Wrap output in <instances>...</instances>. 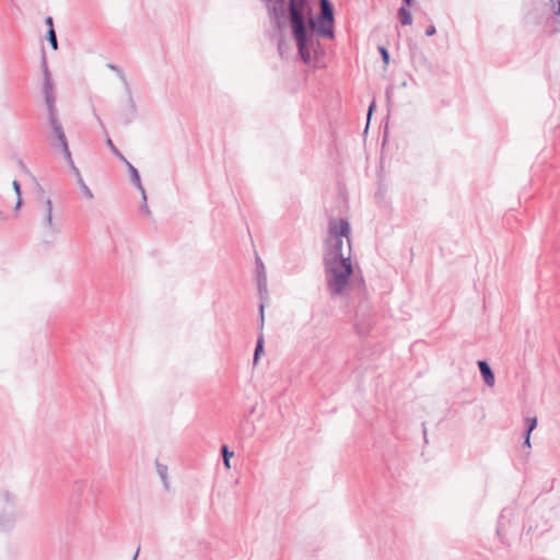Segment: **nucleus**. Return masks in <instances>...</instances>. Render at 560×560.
Masks as SVG:
<instances>
[{
    "instance_id": "473e14b6",
    "label": "nucleus",
    "mask_w": 560,
    "mask_h": 560,
    "mask_svg": "<svg viewBox=\"0 0 560 560\" xmlns=\"http://www.w3.org/2000/svg\"><path fill=\"white\" fill-rule=\"evenodd\" d=\"M278 49H279L280 55H282V49H284V46H282L281 42L278 45Z\"/></svg>"
},
{
    "instance_id": "ddd939ff",
    "label": "nucleus",
    "mask_w": 560,
    "mask_h": 560,
    "mask_svg": "<svg viewBox=\"0 0 560 560\" xmlns=\"http://www.w3.org/2000/svg\"><path fill=\"white\" fill-rule=\"evenodd\" d=\"M43 212H44L46 228L51 229L52 228V202L49 198H46L43 202Z\"/></svg>"
},
{
    "instance_id": "7c9ffc66",
    "label": "nucleus",
    "mask_w": 560,
    "mask_h": 560,
    "mask_svg": "<svg viewBox=\"0 0 560 560\" xmlns=\"http://www.w3.org/2000/svg\"><path fill=\"white\" fill-rule=\"evenodd\" d=\"M401 1H402V5H408V7H411L415 3V0H401Z\"/></svg>"
},
{
    "instance_id": "b1692460",
    "label": "nucleus",
    "mask_w": 560,
    "mask_h": 560,
    "mask_svg": "<svg viewBox=\"0 0 560 560\" xmlns=\"http://www.w3.org/2000/svg\"><path fill=\"white\" fill-rule=\"evenodd\" d=\"M506 512H508V510H506V509H504V510L502 511L501 515L499 516V521H498V533H500V530H501V529H502V527H503V523H502V521H503V518L505 517V513H506Z\"/></svg>"
},
{
    "instance_id": "20e7f679",
    "label": "nucleus",
    "mask_w": 560,
    "mask_h": 560,
    "mask_svg": "<svg viewBox=\"0 0 560 560\" xmlns=\"http://www.w3.org/2000/svg\"><path fill=\"white\" fill-rule=\"evenodd\" d=\"M21 515L18 495L10 490H0V532H13Z\"/></svg>"
},
{
    "instance_id": "bb28decb",
    "label": "nucleus",
    "mask_w": 560,
    "mask_h": 560,
    "mask_svg": "<svg viewBox=\"0 0 560 560\" xmlns=\"http://www.w3.org/2000/svg\"><path fill=\"white\" fill-rule=\"evenodd\" d=\"M523 446L530 447V434L524 433V443Z\"/></svg>"
},
{
    "instance_id": "cd10ccee",
    "label": "nucleus",
    "mask_w": 560,
    "mask_h": 560,
    "mask_svg": "<svg viewBox=\"0 0 560 560\" xmlns=\"http://www.w3.org/2000/svg\"><path fill=\"white\" fill-rule=\"evenodd\" d=\"M141 210H143L147 214H150V210H149V207H148V205H147V199L144 200V199L142 198Z\"/></svg>"
},
{
    "instance_id": "2f4dec72",
    "label": "nucleus",
    "mask_w": 560,
    "mask_h": 560,
    "mask_svg": "<svg viewBox=\"0 0 560 560\" xmlns=\"http://www.w3.org/2000/svg\"><path fill=\"white\" fill-rule=\"evenodd\" d=\"M21 206H22V199H21V196H20V197H18L15 209H19Z\"/></svg>"
},
{
    "instance_id": "9d476101",
    "label": "nucleus",
    "mask_w": 560,
    "mask_h": 560,
    "mask_svg": "<svg viewBox=\"0 0 560 560\" xmlns=\"http://www.w3.org/2000/svg\"><path fill=\"white\" fill-rule=\"evenodd\" d=\"M122 163H125L128 168L131 183L140 190L143 199L145 200V190L142 186L138 170L127 159L126 161H122Z\"/></svg>"
},
{
    "instance_id": "412c9836",
    "label": "nucleus",
    "mask_w": 560,
    "mask_h": 560,
    "mask_svg": "<svg viewBox=\"0 0 560 560\" xmlns=\"http://www.w3.org/2000/svg\"><path fill=\"white\" fill-rule=\"evenodd\" d=\"M378 51L382 56V60L384 61L385 65H388L389 62V52L388 50L384 47V46H380L378 47Z\"/></svg>"
},
{
    "instance_id": "aec40b11",
    "label": "nucleus",
    "mask_w": 560,
    "mask_h": 560,
    "mask_svg": "<svg viewBox=\"0 0 560 560\" xmlns=\"http://www.w3.org/2000/svg\"><path fill=\"white\" fill-rule=\"evenodd\" d=\"M525 423H526V430L524 433L530 434L537 427V418L528 417L525 419Z\"/></svg>"
},
{
    "instance_id": "6ab92c4d",
    "label": "nucleus",
    "mask_w": 560,
    "mask_h": 560,
    "mask_svg": "<svg viewBox=\"0 0 560 560\" xmlns=\"http://www.w3.org/2000/svg\"><path fill=\"white\" fill-rule=\"evenodd\" d=\"M47 39H48L51 48L54 50H57L58 49V40H57V35H56L55 28L48 30Z\"/></svg>"
},
{
    "instance_id": "f3484780",
    "label": "nucleus",
    "mask_w": 560,
    "mask_h": 560,
    "mask_svg": "<svg viewBox=\"0 0 560 560\" xmlns=\"http://www.w3.org/2000/svg\"><path fill=\"white\" fill-rule=\"evenodd\" d=\"M221 454H222L223 464H224L225 468L230 469L231 468L230 458L233 456L234 453L229 450L228 445H222Z\"/></svg>"
},
{
    "instance_id": "423d86ee",
    "label": "nucleus",
    "mask_w": 560,
    "mask_h": 560,
    "mask_svg": "<svg viewBox=\"0 0 560 560\" xmlns=\"http://www.w3.org/2000/svg\"><path fill=\"white\" fill-rule=\"evenodd\" d=\"M256 281L257 289L260 298L259 304V319H260V328L264 327L265 322V304L264 301L268 299V289H267V275L265 270L264 262L259 257L256 258Z\"/></svg>"
},
{
    "instance_id": "2eb2a0df",
    "label": "nucleus",
    "mask_w": 560,
    "mask_h": 560,
    "mask_svg": "<svg viewBox=\"0 0 560 560\" xmlns=\"http://www.w3.org/2000/svg\"><path fill=\"white\" fill-rule=\"evenodd\" d=\"M155 467H156V472L158 475L160 476L162 482H163V486L166 490H170V481H168V468L166 465L160 463V462H156L155 463Z\"/></svg>"
},
{
    "instance_id": "393cba45",
    "label": "nucleus",
    "mask_w": 560,
    "mask_h": 560,
    "mask_svg": "<svg viewBox=\"0 0 560 560\" xmlns=\"http://www.w3.org/2000/svg\"><path fill=\"white\" fill-rule=\"evenodd\" d=\"M12 185H13V189H14L15 194L18 195V197H20L21 196L20 183L15 179V180H13Z\"/></svg>"
},
{
    "instance_id": "39448f33",
    "label": "nucleus",
    "mask_w": 560,
    "mask_h": 560,
    "mask_svg": "<svg viewBox=\"0 0 560 560\" xmlns=\"http://www.w3.org/2000/svg\"><path fill=\"white\" fill-rule=\"evenodd\" d=\"M48 121L51 127L50 141L55 149H60L69 165H72V156L62 124L58 119V112L48 113Z\"/></svg>"
},
{
    "instance_id": "f257e3e1",
    "label": "nucleus",
    "mask_w": 560,
    "mask_h": 560,
    "mask_svg": "<svg viewBox=\"0 0 560 560\" xmlns=\"http://www.w3.org/2000/svg\"><path fill=\"white\" fill-rule=\"evenodd\" d=\"M306 0H289V21L292 35L296 40L298 50L301 59L308 63L311 61V49L314 46L313 32H317L323 37L332 39L335 37L334 5L329 0H319V14L317 22L312 18L308 21L311 32L304 16Z\"/></svg>"
},
{
    "instance_id": "1a4fd4ad",
    "label": "nucleus",
    "mask_w": 560,
    "mask_h": 560,
    "mask_svg": "<svg viewBox=\"0 0 560 560\" xmlns=\"http://www.w3.org/2000/svg\"><path fill=\"white\" fill-rule=\"evenodd\" d=\"M478 368L480 371V374L482 376L483 382L489 386L492 387L495 383V377L492 369L490 368L489 363L485 360L478 361Z\"/></svg>"
},
{
    "instance_id": "4468645a",
    "label": "nucleus",
    "mask_w": 560,
    "mask_h": 560,
    "mask_svg": "<svg viewBox=\"0 0 560 560\" xmlns=\"http://www.w3.org/2000/svg\"><path fill=\"white\" fill-rule=\"evenodd\" d=\"M88 487L85 479H77L72 485L71 495L73 500H79Z\"/></svg>"
},
{
    "instance_id": "9b49d317",
    "label": "nucleus",
    "mask_w": 560,
    "mask_h": 560,
    "mask_svg": "<svg viewBox=\"0 0 560 560\" xmlns=\"http://www.w3.org/2000/svg\"><path fill=\"white\" fill-rule=\"evenodd\" d=\"M69 166L71 167V170L75 174L77 182H78L82 192L84 194V196L88 197L89 199H92L93 198V194H92L91 189L88 187V185L84 183L79 168L74 165V162L72 161V165H69Z\"/></svg>"
},
{
    "instance_id": "6e6552de",
    "label": "nucleus",
    "mask_w": 560,
    "mask_h": 560,
    "mask_svg": "<svg viewBox=\"0 0 560 560\" xmlns=\"http://www.w3.org/2000/svg\"><path fill=\"white\" fill-rule=\"evenodd\" d=\"M43 90L48 113L57 112L52 80H44Z\"/></svg>"
},
{
    "instance_id": "c9c22d12",
    "label": "nucleus",
    "mask_w": 560,
    "mask_h": 560,
    "mask_svg": "<svg viewBox=\"0 0 560 560\" xmlns=\"http://www.w3.org/2000/svg\"><path fill=\"white\" fill-rule=\"evenodd\" d=\"M97 121L100 122L101 126H103L102 120H101L100 117H97Z\"/></svg>"
},
{
    "instance_id": "4be33fe9",
    "label": "nucleus",
    "mask_w": 560,
    "mask_h": 560,
    "mask_svg": "<svg viewBox=\"0 0 560 560\" xmlns=\"http://www.w3.org/2000/svg\"><path fill=\"white\" fill-rule=\"evenodd\" d=\"M357 296L361 300V299H365L366 296V291H365V285H364V282L363 280L360 281L359 283V288L357 290Z\"/></svg>"
},
{
    "instance_id": "f704fd0d",
    "label": "nucleus",
    "mask_w": 560,
    "mask_h": 560,
    "mask_svg": "<svg viewBox=\"0 0 560 560\" xmlns=\"http://www.w3.org/2000/svg\"><path fill=\"white\" fill-rule=\"evenodd\" d=\"M138 553H139V550H137V552H136V555L133 556V559H132V560H137Z\"/></svg>"
},
{
    "instance_id": "0eeeda50",
    "label": "nucleus",
    "mask_w": 560,
    "mask_h": 560,
    "mask_svg": "<svg viewBox=\"0 0 560 560\" xmlns=\"http://www.w3.org/2000/svg\"><path fill=\"white\" fill-rule=\"evenodd\" d=\"M107 68L109 70L114 71L115 73H117L118 78L125 85V89H126V92L128 95V109L126 110V113H124L121 115V121L124 125H129L136 118V114H137V106L133 101L129 83L127 81V78H126L124 71L118 66H116L114 63H107Z\"/></svg>"
},
{
    "instance_id": "72a5a7b5",
    "label": "nucleus",
    "mask_w": 560,
    "mask_h": 560,
    "mask_svg": "<svg viewBox=\"0 0 560 560\" xmlns=\"http://www.w3.org/2000/svg\"><path fill=\"white\" fill-rule=\"evenodd\" d=\"M278 49H279L280 55H282V49H284V46H282L281 42L278 45Z\"/></svg>"
},
{
    "instance_id": "a878e982",
    "label": "nucleus",
    "mask_w": 560,
    "mask_h": 560,
    "mask_svg": "<svg viewBox=\"0 0 560 560\" xmlns=\"http://www.w3.org/2000/svg\"><path fill=\"white\" fill-rule=\"evenodd\" d=\"M435 33H436V28H435L434 25H430L425 30V35L429 36V37L433 36Z\"/></svg>"
},
{
    "instance_id": "f03ea898",
    "label": "nucleus",
    "mask_w": 560,
    "mask_h": 560,
    "mask_svg": "<svg viewBox=\"0 0 560 560\" xmlns=\"http://www.w3.org/2000/svg\"><path fill=\"white\" fill-rule=\"evenodd\" d=\"M350 224L346 219H331L326 240L327 252L324 260L351 259Z\"/></svg>"
},
{
    "instance_id": "dca6fc26",
    "label": "nucleus",
    "mask_w": 560,
    "mask_h": 560,
    "mask_svg": "<svg viewBox=\"0 0 560 560\" xmlns=\"http://www.w3.org/2000/svg\"><path fill=\"white\" fill-rule=\"evenodd\" d=\"M105 143L107 148L110 150V152L118 158L121 162L126 161L125 155L118 150V148L114 144L113 140L109 138L108 135H106Z\"/></svg>"
},
{
    "instance_id": "7ed1b4c3",
    "label": "nucleus",
    "mask_w": 560,
    "mask_h": 560,
    "mask_svg": "<svg viewBox=\"0 0 560 560\" xmlns=\"http://www.w3.org/2000/svg\"><path fill=\"white\" fill-rule=\"evenodd\" d=\"M327 289L331 296L343 295L353 272L350 258L324 260Z\"/></svg>"
},
{
    "instance_id": "c85d7f7f",
    "label": "nucleus",
    "mask_w": 560,
    "mask_h": 560,
    "mask_svg": "<svg viewBox=\"0 0 560 560\" xmlns=\"http://www.w3.org/2000/svg\"><path fill=\"white\" fill-rule=\"evenodd\" d=\"M45 23L47 24L48 30L54 28V23H52V18H51V16H47V18L45 19Z\"/></svg>"
},
{
    "instance_id": "c756f323",
    "label": "nucleus",
    "mask_w": 560,
    "mask_h": 560,
    "mask_svg": "<svg viewBox=\"0 0 560 560\" xmlns=\"http://www.w3.org/2000/svg\"><path fill=\"white\" fill-rule=\"evenodd\" d=\"M375 108V103L372 102L371 105L369 106V110H368V118L370 119L371 115H372V112L374 110Z\"/></svg>"
},
{
    "instance_id": "5701e85b",
    "label": "nucleus",
    "mask_w": 560,
    "mask_h": 560,
    "mask_svg": "<svg viewBox=\"0 0 560 560\" xmlns=\"http://www.w3.org/2000/svg\"><path fill=\"white\" fill-rule=\"evenodd\" d=\"M42 66H43V75H44V80H51V78H50V72H49V70H48V67H47L46 58H45V57H43Z\"/></svg>"
},
{
    "instance_id": "f8f14e48",
    "label": "nucleus",
    "mask_w": 560,
    "mask_h": 560,
    "mask_svg": "<svg viewBox=\"0 0 560 560\" xmlns=\"http://www.w3.org/2000/svg\"><path fill=\"white\" fill-rule=\"evenodd\" d=\"M408 5H401L397 11V16L401 25L407 26L412 24V14Z\"/></svg>"
},
{
    "instance_id": "a211bd4d",
    "label": "nucleus",
    "mask_w": 560,
    "mask_h": 560,
    "mask_svg": "<svg viewBox=\"0 0 560 560\" xmlns=\"http://www.w3.org/2000/svg\"><path fill=\"white\" fill-rule=\"evenodd\" d=\"M262 351H264V336H262V334H260L256 341V347H255V351H254V363L257 362V360Z\"/></svg>"
}]
</instances>
